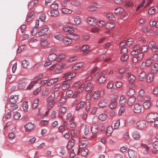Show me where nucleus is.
<instances>
[{"label":"nucleus","mask_w":158,"mask_h":158,"mask_svg":"<svg viewBox=\"0 0 158 158\" xmlns=\"http://www.w3.org/2000/svg\"><path fill=\"white\" fill-rule=\"evenodd\" d=\"M39 101V99H37L34 100L32 106V107L33 109H35L37 108L38 106Z\"/></svg>","instance_id":"obj_47"},{"label":"nucleus","mask_w":158,"mask_h":158,"mask_svg":"<svg viewBox=\"0 0 158 158\" xmlns=\"http://www.w3.org/2000/svg\"><path fill=\"white\" fill-rule=\"evenodd\" d=\"M51 16L54 17H56L60 15V13L58 11L56 10H53L50 12Z\"/></svg>","instance_id":"obj_36"},{"label":"nucleus","mask_w":158,"mask_h":158,"mask_svg":"<svg viewBox=\"0 0 158 158\" xmlns=\"http://www.w3.org/2000/svg\"><path fill=\"white\" fill-rule=\"evenodd\" d=\"M22 106L25 112L27 111L28 107L27 102H24Z\"/></svg>","instance_id":"obj_60"},{"label":"nucleus","mask_w":158,"mask_h":158,"mask_svg":"<svg viewBox=\"0 0 158 158\" xmlns=\"http://www.w3.org/2000/svg\"><path fill=\"white\" fill-rule=\"evenodd\" d=\"M136 126L139 129H143L146 127V122L144 120H140L137 123Z\"/></svg>","instance_id":"obj_5"},{"label":"nucleus","mask_w":158,"mask_h":158,"mask_svg":"<svg viewBox=\"0 0 158 158\" xmlns=\"http://www.w3.org/2000/svg\"><path fill=\"white\" fill-rule=\"evenodd\" d=\"M141 147L143 153L144 154L147 155L148 153L150 148L146 144L142 143L141 145Z\"/></svg>","instance_id":"obj_7"},{"label":"nucleus","mask_w":158,"mask_h":158,"mask_svg":"<svg viewBox=\"0 0 158 158\" xmlns=\"http://www.w3.org/2000/svg\"><path fill=\"white\" fill-rule=\"evenodd\" d=\"M46 18V15L45 14L42 13L39 16V19L42 21H44Z\"/></svg>","instance_id":"obj_56"},{"label":"nucleus","mask_w":158,"mask_h":158,"mask_svg":"<svg viewBox=\"0 0 158 158\" xmlns=\"http://www.w3.org/2000/svg\"><path fill=\"white\" fill-rule=\"evenodd\" d=\"M152 0H144L143 1L142 3L140 4L137 8L136 10H138L144 5L145 2H147L145 6V7H148L152 2Z\"/></svg>","instance_id":"obj_8"},{"label":"nucleus","mask_w":158,"mask_h":158,"mask_svg":"<svg viewBox=\"0 0 158 158\" xmlns=\"http://www.w3.org/2000/svg\"><path fill=\"white\" fill-rule=\"evenodd\" d=\"M158 70V64L157 63L155 64L151 67V71L153 74L156 73Z\"/></svg>","instance_id":"obj_22"},{"label":"nucleus","mask_w":158,"mask_h":158,"mask_svg":"<svg viewBox=\"0 0 158 158\" xmlns=\"http://www.w3.org/2000/svg\"><path fill=\"white\" fill-rule=\"evenodd\" d=\"M127 94L129 96H132L135 93V90L131 88L129 89L127 91Z\"/></svg>","instance_id":"obj_44"},{"label":"nucleus","mask_w":158,"mask_h":158,"mask_svg":"<svg viewBox=\"0 0 158 158\" xmlns=\"http://www.w3.org/2000/svg\"><path fill=\"white\" fill-rule=\"evenodd\" d=\"M55 93H52L46 99V101L48 102L52 101H54V98L55 97Z\"/></svg>","instance_id":"obj_39"},{"label":"nucleus","mask_w":158,"mask_h":158,"mask_svg":"<svg viewBox=\"0 0 158 158\" xmlns=\"http://www.w3.org/2000/svg\"><path fill=\"white\" fill-rule=\"evenodd\" d=\"M57 55L55 53L50 54L48 57V59L49 61H53L57 60Z\"/></svg>","instance_id":"obj_16"},{"label":"nucleus","mask_w":158,"mask_h":158,"mask_svg":"<svg viewBox=\"0 0 158 158\" xmlns=\"http://www.w3.org/2000/svg\"><path fill=\"white\" fill-rule=\"evenodd\" d=\"M152 146L153 148V150L152 152L153 153L155 154L156 152L158 151V141H156L152 144Z\"/></svg>","instance_id":"obj_25"},{"label":"nucleus","mask_w":158,"mask_h":158,"mask_svg":"<svg viewBox=\"0 0 158 158\" xmlns=\"http://www.w3.org/2000/svg\"><path fill=\"white\" fill-rule=\"evenodd\" d=\"M128 153L130 158H136L137 156L136 152L132 149H129Z\"/></svg>","instance_id":"obj_14"},{"label":"nucleus","mask_w":158,"mask_h":158,"mask_svg":"<svg viewBox=\"0 0 158 158\" xmlns=\"http://www.w3.org/2000/svg\"><path fill=\"white\" fill-rule=\"evenodd\" d=\"M127 45V42L125 40L122 41L119 44V46L120 48H125V47Z\"/></svg>","instance_id":"obj_61"},{"label":"nucleus","mask_w":158,"mask_h":158,"mask_svg":"<svg viewBox=\"0 0 158 158\" xmlns=\"http://www.w3.org/2000/svg\"><path fill=\"white\" fill-rule=\"evenodd\" d=\"M85 104V102L81 101L77 105V106L76 108V110L78 111L81 109L83 106Z\"/></svg>","instance_id":"obj_43"},{"label":"nucleus","mask_w":158,"mask_h":158,"mask_svg":"<svg viewBox=\"0 0 158 158\" xmlns=\"http://www.w3.org/2000/svg\"><path fill=\"white\" fill-rule=\"evenodd\" d=\"M83 63L82 62H80L76 64L73 65L72 67L73 69L75 70H77V69L80 68L83 65Z\"/></svg>","instance_id":"obj_37"},{"label":"nucleus","mask_w":158,"mask_h":158,"mask_svg":"<svg viewBox=\"0 0 158 158\" xmlns=\"http://www.w3.org/2000/svg\"><path fill=\"white\" fill-rule=\"evenodd\" d=\"M87 21L89 24L94 26L96 24V20L95 18L91 17H89L87 19Z\"/></svg>","instance_id":"obj_17"},{"label":"nucleus","mask_w":158,"mask_h":158,"mask_svg":"<svg viewBox=\"0 0 158 158\" xmlns=\"http://www.w3.org/2000/svg\"><path fill=\"white\" fill-rule=\"evenodd\" d=\"M65 56L63 54H60L57 56V61L60 62L64 60Z\"/></svg>","instance_id":"obj_32"},{"label":"nucleus","mask_w":158,"mask_h":158,"mask_svg":"<svg viewBox=\"0 0 158 158\" xmlns=\"http://www.w3.org/2000/svg\"><path fill=\"white\" fill-rule=\"evenodd\" d=\"M71 73H69L64 74V77L65 78V80L69 82V81L71 80L72 78Z\"/></svg>","instance_id":"obj_40"},{"label":"nucleus","mask_w":158,"mask_h":158,"mask_svg":"<svg viewBox=\"0 0 158 158\" xmlns=\"http://www.w3.org/2000/svg\"><path fill=\"white\" fill-rule=\"evenodd\" d=\"M69 37L71 39H72L74 40H77L78 39L79 36L77 34L70 33Z\"/></svg>","instance_id":"obj_51"},{"label":"nucleus","mask_w":158,"mask_h":158,"mask_svg":"<svg viewBox=\"0 0 158 158\" xmlns=\"http://www.w3.org/2000/svg\"><path fill=\"white\" fill-rule=\"evenodd\" d=\"M88 150L87 148H85L81 151V154L83 156L85 157L88 154Z\"/></svg>","instance_id":"obj_55"},{"label":"nucleus","mask_w":158,"mask_h":158,"mask_svg":"<svg viewBox=\"0 0 158 158\" xmlns=\"http://www.w3.org/2000/svg\"><path fill=\"white\" fill-rule=\"evenodd\" d=\"M127 102V100L124 96H121L119 101V103L121 106H124L125 105Z\"/></svg>","instance_id":"obj_20"},{"label":"nucleus","mask_w":158,"mask_h":158,"mask_svg":"<svg viewBox=\"0 0 158 158\" xmlns=\"http://www.w3.org/2000/svg\"><path fill=\"white\" fill-rule=\"evenodd\" d=\"M115 25L112 22L110 21L107 23L105 25V28L107 29H112L114 27Z\"/></svg>","instance_id":"obj_26"},{"label":"nucleus","mask_w":158,"mask_h":158,"mask_svg":"<svg viewBox=\"0 0 158 158\" xmlns=\"http://www.w3.org/2000/svg\"><path fill=\"white\" fill-rule=\"evenodd\" d=\"M18 108V106L16 104H11L10 105V108L12 110H15Z\"/></svg>","instance_id":"obj_54"},{"label":"nucleus","mask_w":158,"mask_h":158,"mask_svg":"<svg viewBox=\"0 0 158 158\" xmlns=\"http://www.w3.org/2000/svg\"><path fill=\"white\" fill-rule=\"evenodd\" d=\"M142 109L141 105L139 104H136L134 106V111L136 113H139L141 112Z\"/></svg>","instance_id":"obj_12"},{"label":"nucleus","mask_w":158,"mask_h":158,"mask_svg":"<svg viewBox=\"0 0 158 158\" xmlns=\"http://www.w3.org/2000/svg\"><path fill=\"white\" fill-rule=\"evenodd\" d=\"M136 101V98L135 97H131L128 99L127 104L128 105L131 106L135 103Z\"/></svg>","instance_id":"obj_23"},{"label":"nucleus","mask_w":158,"mask_h":158,"mask_svg":"<svg viewBox=\"0 0 158 158\" xmlns=\"http://www.w3.org/2000/svg\"><path fill=\"white\" fill-rule=\"evenodd\" d=\"M63 42L65 45H68L72 43V41L70 38H69L68 37H64L63 38Z\"/></svg>","instance_id":"obj_24"},{"label":"nucleus","mask_w":158,"mask_h":158,"mask_svg":"<svg viewBox=\"0 0 158 158\" xmlns=\"http://www.w3.org/2000/svg\"><path fill=\"white\" fill-rule=\"evenodd\" d=\"M93 84L90 83H89L85 88V89L86 91H89L92 88Z\"/></svg>","instance_id":"obj_63"},{"label":"nucleus","mask_w":158,"mask_h":158,"mask_svg":"<svg viewBox=\"0 0 158 158\" xmlns=\"http://www.w3.org/2000/svg\"><path fill=\"white\" fill-rule=\"evenodd\" d=\"M90 47L89 45H84L81 48V50L83 52L84 55L87 54L91 52V50L89 49Z\"/></svg>","instance_id":"obj_9"},{"label":"nucleus","mask_w":158,"mask_h":158,"mask_svg":"<svg viewBox=\"0 0 158 158\" xmlns=\"http://www.w3.org/2000/svg\"><path fill=\"white\" fill-rule=\"evenodd\" d=\"M100 69L96 67L92 70L91 71V73L93 74L94 76H98L100 74Z\"/></svg>","instance_id":"obj_33"},{"label":"nucleus","mask_w":158,"mask_h":158,"mask_svg":"<svg viewBox=\"0 0 158 158\" xmlns=\"http://www.w3.org/2000/svg\"><path fill=\"white\" fill-rule=\"evenodd\" d=\"M73 19L74 23L77 25L80 24L82 22L81 19V17L79 16H74Z\"/></svg>","instance_id":"obj_21"},{"label":"nucleus","mask_w":158,"mask_h":158,"mask_svg":"<svg viewBox=\"0 0 158 158\" xmlns=\"http://www.w3.org/2000/svg\"><path fill=\"white\" fill-rule=\"evenodd\" d=\"M38 31V28L35 27L32 29L31 34L32 35H35L37 33Z\"/></svg>","instance_id":"obj_64"},{"label":"nucleus","mask_w":158,"mask_h":158,"mask_svg":"<svg viewBox=\"0 0 158 158\" xmlns=\"http://www.w3.org/2000/svg\"><path fill=\"white\" fill-rule=\"evenodd\" d=\"M18 95H11L9 99V102L12 104H15L17 102L19 98Z\"/></svg>","instance_id":"obj_15"},{"label":"nucleus","mask_w":158,"mask_h":158,"mask_svg":"<svg viewBox=\"0 0 158 158\" xmlns=\"http://www.w3.org/2000/svg\"><path fill=\"white\" fill-rule=\"evenodd\" d=\"M148 48L154 52H156L158 49L157 46L156 45L155 42L151 41L148 44Z\"/></svg>","instance_id":"obj_4"},{"label":"nucleus","mask_w":158,"mask_h":158,"mask_svg":"<svg viewBox=\"0 0 158 158\" xmlns=\"http://www.w3.org/2000/svg\"><path fill=\"white\" fill-rule=\"evenodd\" d=\"M127 74L129 82L131 83H134L136 80V78L135 76L134 75L131 74L130 73H128Z\"/></svg>","instance_id":"obj_19"},{"label":"nucleus","mask_w":158,"mask_h":158,"mask_svg":"<svg viewBox=\"0 0 158 158\" xmlns=\"http://www.w3.org/2000/svg\"><path fill=\"white\" fill-rule=\"evenodd\" d=\"M28 64V61L26 60H23L22 62V65L24 68H27Z\"/></svg>","instance_id":"obj_57"},{"label":"nucleus","mask_w":158,"mask_h":158,"mask_svg":"<svg viewBox=\"0 0 158 158\" xmlns=\"http://www.w3.org/2000/svg\"><path fill=\"white\" fill-rule=\"evenodd\" d=\"M98 119L102 121H103L106 120L107 118V115L105 114H100L98 116Z\"/></svg>","instance_id":"obj_34"},{"label":"nucleus","mask_w":158,"mask_h":158,"mask_svg":"<svg viewBox=\"0 0 158 158\" xmlns=\"http://www.w3.org/2000/svg\"><path fill=\"white\" fill-rule=\"evenodd\" d=\"M151 106V103L149 101L143 103V106L144 109H146L149 108Z\"/></svg>","instance_id":"obj_41"},{"label":"nucleus","mask_w":158,"mask_h":158,"mask_svg":"<svg viewBox=\"0 0 158 158\" xmlns=\"http://www.w3.org/2000/svg\"><path fill=\"white\" fill-rule=\"evenodd\" d=\"M98 8L95 6H89L87 8V10L90 11H94L97 10Z\"/></svg>","instance_id":"obj_53"},{"label":"nucleus","mask_w":158,"mask_h":158,"mask_svg":"<svg viewBox=\"0 0 158 158\" xmlns=\"http://www.w3.org/2000/svg\"><path fill=\"white\" fill-rule=\"evenodd\" d=\"M117 97L118 96H115L114 98L111 100V103L109 106L110 107L111 109H114L116 107L117 103L115 101L117 99Z\"/></svg>","instance_id":"obj_10"},{"label":"nucleus","mask_w":158,"mask_h":158,"mask_svg":"<svg viewBox=\"0 0 158 158\" xmlns=\"http://www.w3.org/2000/svg\"><path fill=\"white\" fill-rule=\"evenodd\" d=\"M154 74L152 73L148 75L147 78V81L148 82H150L153 81Z\"/></svg>","instance_id":"obj_38"},{"label":"nucleus","mask_w":158,"mask_h":158,"mask_svg":"<svg viewBox=\"0 0 158 158\" xmlns=\"http://www.w3.org/2000/svg\"><path fill=\"white\" fill-rule=\"evenodd\" d=\"M69 87V82L66 81H64L62 83V89L63 90H65Z\"/></svg>","instance_id":"obj_31"},{"label":"nucleus","mask_w":158,"mask_h":158,"mask_svg":"<svg viewBox=\"0 0 158 158\" xmlns=\"http://www.w3.org/2000/svg\"><path fill=\"white\" fill-rule=\"evenodd\" d=\"M61 11L62 12L66 14H70L72 12V10L67 8H63Z\"/></svg>","instance_id":"obj_52"},{"label":"nucleus","mask_w":158,"mask_h":158,"mask_svg":"<svg viewBox=\"0 0 158 158\" xmlns=\"http://www.w3.org/2000/svg\"><path fill=\"white\" fill-rule=\"evenodd\" d=\"M58 79L59 78H56L50 80L48 82V86H51L52 85L58 81Z\"/></svg>","instance_id":"obj_35"},{"label":"nucleus","mask_w":158,"mask_h":158,"mask_svg":"<svg viewBox=\"0 0 158 158\" xmlns=\"http://www.w3.org/2000/svg\"><path fill=\"white\" fill-rule=\"evenodd\" d=\"M72 5L74 6H80L81 5V3L80 1L77 0H74L72 2Z\"/></svg>","instance_id":"obj_46"},{"label":"nucleus","mask_w":158,"mask_h":158,"mask_svg":"<svg viewBox=\"0 0 158 158\" xmlns=\"http://www.w3.org/2000/svg\"><path fill=\"white\" fill-rule=\"evenodd\" d=\"M49 30L48 27L46 25L43 26L38 32V35L40 36L45 35L47 34Z\"/></svg>","instance_id":"obj_3"},{"label":"nucleus","mask_w":158,"mask_h":158,"mask_svg":"<svg viewBox=\"0 0 158 158\" xmlns=\"http://www.w3.org/2000/svg\"><path fill=\"white\" fill-rule=\"evenodd\" d=\"M24 127L26 132L30 131L34 129L35 125L31 122H29Z\"/></svg>","instance_id":"obj_6"},{"label":"nucleus","mask_w":158,"mask_h":158,"mask_svg":"<svg viewBox=\"0 0 158 158\" xmlns=\"http://www.w3.org/2000/svg\"><path fill=\"white\" fill-rule=\"evenodd\" d=\"M146 77V73L144 71H142L140 74L139 76V79L140 81H143L145 79Z\"/></svg>","instance_id":"obj_30"},{"label":"nucleus","mask_w":158,"mask_h":158,"mask_svg":"<svg viewBox=\"0 0 158 158\" xmlns=\"http://www.w3.org/2000/svg\"><path fill=\"white\" fill-rule=\"evenodd\" d=\"M58 4L54 2L51 5V8L54 9V10H56L58 9Z\"/></svg>","instance_id":"obj_62"},{"label":"nucleus","mask_w":158,"mask_h":158,"mask_svg":"<svg viewBox=\"0 0 158 158\" xmlns=\"http://www.w3.org/2000/svg\"><path fill=\"white\" fill-rule=\"evenodd\" d=\"M107 18L109 19L114 21L115 20V18L114 17L113 15L111 13H108L106 15Z\"/></svg>","instance_id":"obj_49"},{"label":"nucleus","mask_w":158,"mask_h":158,"mask_svg":"<svg viewBox=\"0 0 158 158\" xmlns=\"http://www.w3.org/2000/svg\"><path fill=\"white\" fill-rule=\"evenodd\" d=\"M67 107L63 106L60 108L59 110V113L61 114H64L66 112Z\"/></svg>","instance_id":"obj_50"},{"label":"nucleus","mask_w":158,"mask_h":158,"mask_svg":"<svg viewBox=\"0 0 158 158\" xmlns=\"http://www.w3.org/2000/svg\"><path fill=\"white\" fill-rule=\"evenodd\" d=\"M81 144L79 145L77 153L79 154L81 150L85 147L88 144V142L86 140H82L81 142Z\"/></svg>","instance_id":"obj_13"},{"label":"nucleus","mask_w":158,"mask_h":158,"mask_svg":"<svg viewBox=\"0 0 158 158\" xmlns=\"http://www.w3.org/2000/svg\"><path fill=\"white\" fill-rule=\"evenodd\" d=\"M113 131V128L111 126H109L106 130V133L107 135L109 136Z\"/></svg>","instance_id":"obj_45"},{"label":"nucleus","mask_w":158,"mask_h":158,"mask_svg":"<svg viewBox=\"0 0 158 158\" xmlns=\"http://www.w3.org/2000/svg\"><path fill=\"white\" fill-rule=\"evenodd\" d=\"M124 12V9L122 7H118L114 9V13L117 15H120Z\"/></svg>","instance_id":"obj_18"},{"label":"nucleus","mask_w":158,"mask_h":158,"mask_svg":"<svg viewBox=\"0 0 158 158\" xmlns=\"http://www.w3.org/2000/svg\"><path fill=\"white\" fill-rule=\"evenodd\" d=\"M91 131L92 133L96 134L98 131V126L95 123H93L92 125Z\"/></svg>","instance_id":"obj_28"},{"label":"nucleus","mask_w":158,"mask_h":158,"mask_svg":"<svg viewBox=\"0 0 158 158\" xmlns=\"http://www.w3.org/2000/svg\"><path fill=\"white\" fill-rule=\"evenodd\" d=\"M108 104V101L106 99H104L99 102L98 105L100 108H103L105 107Z\"/></svg>","instance_id":"obj_11"},{"label":"nucleus","mask_w":158,"mask_h":158,"mask_svg":"<svg viewBox=\"0 0 158 158\" xmlns=\"http://www.w3.org/2000/svg\"><path fill=\"white\" fill-rule=\"evenodd\" d=\"M106 80V78L104 76H101L98 80V82L100 84L104 83Z\"/></svg>","instance_id":"obj_42"},{"label":"nucleus","mask_w":158,"mask_h":158,"mask_svg":"<svg viewBox=\"0 0 158 158\" xmlns=\"http://www.w3.org/2000/svg\"><path fill=\"white\" fill-rule=\"evenodd\" d=\"M132 136L133 138L135 140H138L140 138V135L139 132L135 131L132 133Z\"/></svg>","instance_id":"obj_29"},{"label":"nucleus","mask_w":158,"mask_h":158,"mask_svg":"<svg viewBox=\"0 0 158 158\" xmlns=\"http://www.w3.org/2000/svg\"><path fill=\"white\" fill-rule=\"evenodd\" d=\"M157 114L156 113H150L146 117V121L149 123H152L155 121L157 118Z\"/></svg>","instance_id":"obj_1"},{"label":"nucleus","mask_w":158,"mask_h":158,"mask_svg":"<svg viewBox=\"0 0 158 158\" xmlns=\"http://www.w3.org/2000/svg\"><path fill=\"white\" fill-rule=\"evenodd\" d=\"M148 50V47L147 45H144L142 46L140 49V51L143 53L146 52Z\"/></svg>","instance_id":"obj_59"},{"label":"nucleus","mask_w":158,"mask_h":158,"mask_svg":"<svg viewBox=\"0 0 158 158\" xmlns=\"http://www.w3.org/2000/svg\"><path fill=\"white\" fill-rule=\"evenodd\" d=\"M63 30L66 32L70 33H73L74 32V31L72 28L69 27H64L63 28Z\"/></svg>","instance_id":"obj_27"},{"label":"nucleus","mask_w":158,"mask_h":158,"mask_svg":"<svg viewBox=\"0 0 158 158\" xmlns=\"http://www.w3.org/2000/svg\"><path fill=\"white\" fill-rule=\"evenodd\" d=\"M100 96L99 91H95L93 94V98L94 99H97Z\"/></svg>","instance_id":"obj_48"},{"label":"nucleus","mask_w":158,"mask_h":158,"mask_svg":"<svg viewBox=\"0 0 158 158\" xmlns=\"http://www.w3.org/2000/svg\"><path fill=\"white\" fill-rule=\"evenodd\" d=\"M55 74H57L60 73L61 72V69L66 66L65 64L61 63L55 64Z\"/></svg>","instance_id":"obj_2"},{"label":"nucleus","mask_w":158,"mask_h":158,"mask_svg":"<svg viewBox=\"0 0 158 158\" xmlns=\"http://www.w3.org/2000/svg\"><path fill=\"white\" fill-rule=\"evenodd\" d=\"M74 143L71 140L69 141L68 143L67 144V148L69 149L70 150L71 149L73 146L74 145Z\"/></svg>","instance_id":"obj_58"}]
</instances>
